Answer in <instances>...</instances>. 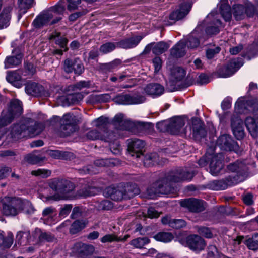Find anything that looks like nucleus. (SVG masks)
Wrapping results in <instances>:
<instances>
[{
  "instance_id": "f257e3e1",
  "label": "nucleus",
  "mask_w": 258,
  "mask_h": 258,
  "mask_svg": "<svg viewBox=\"0 0 258 258\" xmlns=\"http://www.w3.org/2000/svg\"><path fill=\"white\" fill-rule=\"evenodd\" d=\"M78 120L73 114L68 113L64 114L62 118L54 116L49 120L50 125L55 126L58 123V131L61 137H65L71 135L75 132Z\"/></svg>"
},
{
  "instance_id": "f03ea898",
  "label": "nucleus",
  "mask_w": 258,
  "mask_h": 258,
  "mask_svg": "<svg viewBox=\"0 0 258 258\" xmlns=\"http://www.w3.org/2000/svg\"><path fill=\"white\" fill-rule=\"evenodd\" d=\"M169 174L165 177L161 178L151 184L146 190L149 198L152 199L157 194H169L173 190L171 179Z\"/></svg>"
},
{
  "instance_id": "7ed1b4c3",
  "label": "nucleus",
  "mask_w": 258,
  "mask_h": 258,
  "mask_svg": "<svg viewBox=\"0 0 258 258\" xmlns=\"http://www.w3.org/2000/svg\"><path fill=\"white\" fill-rule=\"evenodd\" d=\"M21 198L5 197L1 200L2 214L7 217H15L20 213Z\"/></svg>"
},
{
  "instance_id": "20e7f679",
  "label": "nucleus",
  "mask_w": 258,
  "mask_h": 258,
  "mask_svg": "<svg viewBox=\"0 0 258 258\" xmlns=\"http://www.w3.org/2000/svg\"><path fill=\"white\" fill-rule=\"evenodd\" d=\"M23 112L22 102L17 99H12L7 112H3L0 118V123L2 125H7L11 123L15 117L20 116Z\"/></svg>"
},
{
  "instance_id": "39448f33",
  "label": "nucleus",
  "mask_w": 258,
  "mask_h": 258,
  "mask_svg": "<svg viewBox=\"0 0 258 258\" xmlns=\"http://www.w3.org/2000/svg\"><path fill=\"white\" fill-rule=\"evenodd\" d=\"M207 154L209 155L210 172L212 175H217L223 168L222 157L220 152L216 151V146L214 143L211 145H207Z\"/></svg>"
},
{
  "instance_id": "423d86ee",
  "label": "nucleus",
  "mask_w": 258,
  "mask_h": 258,
  "mask_svg": "<svg viewBox=\"0 0 258 258\" xmlns=\"http://www.w3.org/2000/svg\"><path fill=\"white\" fill-rule=\"evenodd\" d=\"M212 143H214L215 145L216 150L217 149V146H218L221 150L233 151L236 153H237L240 149L237 142L228 134H223L220 136L215 143L212 142L208 145H211Z\"/></svg>"
},
{
  "instance_id": "0eeeda50",
  "label": "nucleus",
  "mask_w": 258,
  "mask_h": 258,
  "mask_svg": "<svg viewBox=\"0 0 258 258\" xmlns=\"http://www.w3.org/2000/svg\"><path fill=\"white\" fill-rule=\"evenodd\" d=\"M227 169L229 171L236 173L235 175L230 176L238 183L243 181L248 177V167L242 162L236 161L230 163L227 166Z\"/></svg>"
},
{
  "instance_id": "6e6552de",
  "label": "nucleus",
  "mask_w": 258,
  "mask_h": 258,
  "mask_svg": "<svg viewBox=\"0 0 258 258\" xmlns=\"http://www.w3.org/2000/svg\"><path fill=\"white\" fill-rule=\"evenodd\" d=\"M61 69L67 74L74 72L77 75H81L84 70V65L78 58L74 59L66 58L61 63Z\"/></svg>"
},
{
  "instance_id": "1a4fd4ad",
  "label": "nucleus",
  "mask_w": 258,
  "mask_h": 258,
  "mask_svg": "<svg viewBox=\"0 0 258 258\" xmlns=\"http://www.w3.org/2000/svg\"><path fill=\"white\" fill-rule=\"evenodd\" d=\"M242 65L241 59H233L227 64L220 67L217 74L220 77L226 78L232 75Z\"/></svg>"
},
{
  "instance_id": "9d476101",
  "label": "nucleus",
  "mask_w": 258,
  "mask_h": 258,
  "mask_svg": "<svg viewBox=\"0 0 258 258\" xmlns=\"http://www.w3.org/2000/svg\"><path fill=\"white\" fill-rule=\"evenodd\" d=\"M205 204L204 201L195 198H188L180 202L181 207L186 208L189 212L198 213L205 210Z\"/></svg>"
},
{
  "instance_id": "9b49d317",
  "label": "nucleus",
  "mask_w": 258,
  "mask_h": 258,
  "mask_svg": "<svg viewBox=\"0 0 258 258\" xmlns=\"http://www.w3.org/2000/svg\"><path fill=\"white\" fill-rule=\"evenodd\" d=\"M73 252L79 258H89L95 252V247L90 244L76 242L73 246Z\"/></svg>"
},
{
  "instance_id": "f8f14e48",
  "label": "nucleus",
  "mask_w": 258,
  "mask_h": 258,
  "mask_svg": "<svg viewBox=\"0 0 258 258\" xmlns=\"http://www.w3.org/2000/svg\"><path fill=\"white\" fill-rule=\"evenodd\" d=\"M145 100V97L143 95L132 96L127 94L117 95L112 99L115 103L123 105L141 104L143 103Z\"/></svg>"
},
{
  "instance_id": "ddd939ff",
  "label": "nucleus",
  "mask_w": 258,
  "mask_h": 258,
  "mask_svg": "<svg viewBox=\"0 0 258 258\" xmlns=\"http://www.w3.org/2000/svg\"><path fill=\"white\" fill-rule=\"evenodd\" d=\"M25 92L34 97H48L49 93L44 87L37 83L30 81L25 84Z\"/></svg>"
},
{
  "instance_id": "4468645a",
  "label": "nucleus",
  "mask_w": 258,
  "mask_h": 258,
  "mask_svg": "<svg viewBox=\"0 0 258 258\" xmlns=\"http://www.w3.org/2000/svg\"><path fill=\"white\" fill-rule=\"evenodd\" d=\"M186 245L190 250L196 252H199L204 249L206 243L200 235L191 234L186 238Z\"/></svg>"
},
{
  "instance_id": "2eb2a0df",
  "label": "nucleus",
  "mask_w": 258,
  "mask_h": 258,
  "mask_svg": "<svg viewBox=\"0 0 258 258\" xmlns=\"http://www.w3.org/2000/svg\"><path fill=\"white\" fill-rule=\"evenodd\" d=\"M192 6V2L190 1L184 2L181 3L179 8L173 11L169 15V18L173 21V23L176 21L184 18L189 12Z\"/></svg>"
},
{
  "instance_id": "dca6fc26",
  "label": "nucleus",
  "mask_w": 258,
  "mask_h": 258,
  "mask_svg": "<svg viewBox=\"0 0 258 258\" xmlns=\"http://www.w3.org/2000/svg\"><path fill=\"white\" fill-rule=\"evenodd\" d=\"M127 150L132 156H136L137 158L143 156V149L146 143L142 140L136 138L131 139L128 140Z\"/></svg>"
},
{
  "instance_id": "f3484780",
  "label": "nucleus",
  "mask_w": 258,
  "mask_h": 258,
  "mask_svg": "<svg viewBox=\"0 0 258 258\" xmlns=\"http://www.w3.org/2000/svg\"><path fill=\"white\" fill-rule=\"evenodd\" d=\"M27 124L26 118L12 125L10 131L11 138L17 140L28 136Z\"/></svg>"
},
{
  "instance_id": "a211bd4d",
  "label": "nucleus",
  "mask_w": 258,
  "mask_h": 258,
  "mask_svg": "<svg viewBox=\"0 0 258 258\" xmlns=\"http://www.w3.org/2000/svg\"><path fill=\"white\" fill-rule=\"evenodd\" d=\"M194 176V174L192 172L182 168H178L169 173L170 179L173 182L190 180Z\"/></svg>"
},
{
  "instance_id": "6ab92c4d",
  "label": "nucleus",
  "mask_w": 258,
  "mask_h": 258,
  "mask_svg": "<svg viewBox=\"0 0 258 258\" xmlns=\"http://www.w3.org/2000/svg\"><path fill=\"white\" fill-rule=\"evenodd\" d=\"M192 137L197 141L204 138L207 134L204 124L197 118L192 120Z\"/></svg>"
},
{
  "instance_id": "aec40b11",
  "label": "nucleus",
  "mask_w": 258,
  "mask_h": 258,
  "mask_svg": "<svg viewBox=\"0 0 258 258\" xmlns=\"http://www.w3.org/2000/svg\"><path fill=\"white\" fill-rule=\"evenodd\" d=\"M28 136H34L41 133L45 128L43 123L37 122L31 118H26Z\"/></svg>"
},
{
  "instance_id": "412c9836",
  "label": "nucleus",
  "mask_w": 258,
  "mask_h": 258,
  "mask_svg": "<svg viewBox=\"0 0 258 258\" xmlns=\"http://www.w3.org/2000/svg\"><path fill=\"white\" fill-rule=\"evenodd\" d=\"M143 38L140 35L126 38L116 42V45L117 47L125 49L133 48L139 44Z\"/></svg>"
},
{
  "instance_id": "4be33fe9",
  "label": "nucleus",
  "mask_w": 258,
  "mask_h": 258,
  "mask_svg": "<svg viewBox=\"0 0 258 258\" xmlns=\"http://www.w3.org/2000/svg\"><path fill=\"white\" fill-rule=\"evenodd\" d=\"M53 17L54 15L51 11H44L34 19L33 25L36 29L41 28L46 25Z\"/></svg>"
},
{
  "instance_id": "5701e85b",
  "label": "nucleus",
  "mask_w": 258,
  "mask_h": 258,
  "mask_svg": "<svg viewBox=\"0 0 258 258\" xmlns=\"http://www.w3.org/2000/svg\"><path fill=\"white\" fill-rule=\"evenodd\" d=\"M238 184L234 179L231 178V176H228L225 178L218 180L213 181L210 185L214 190H224L229 186H232Z\"/></svg>"
},
{
  "instance_id": "b1692460",
  "label": "nucleus",
  "mask_w": 258,
  "mask_h": 258,
  "mask_svg": "<svg viewBox=\"0 0 258 258\" xmlns=\"http://www.w3.org/2000/svg\"><path fill=\"white\" fill-rule=\"evenodd\" d=\"M12 56H7L5 60L6 68L16 66L21 63L23 55L19 48H16L12 51Z\"/></svg>"
},
{
  "instance_id": "393cba45",
  "label": "nucleus",
  "mask_w": 258,
  "mask_h": 258,
  "mask_svg": "<svg viewBox=\"0 0 258 258\" xmlns=\"http://www.w3.org/2000/svg\"><path fill=\"white\" fill-rule=\"evenodd\" d=\"M111 123L117 130H127L131 125V122L124 118V115L122 113L116 114L112 120Z\"/></svg>"
},
{
  "instance_id": "a878e982",
  "label": "nucleus",
  "mask_w": 258,
  "mask_h": 258,
  "mask_svg": "<svg viewBox=\"0 0 258 258\" xmlns=\"http://www.w3.org/2000/svg\"><path fill=\"white\" fill-rule=\"evenodd\" d=\"M103 195L107 198H110L114 201H121L124 199L121 186L117 188L109 186L106 187L103 191Z\"/></svg>"
},
{
  "instance_id": "bb28decb",
  "label": "nucleus",
  "mask_w": 258,
  "mask_h": 258,
  "mask_svg": "<svg viewBox=\"0 0 258 258\" xmlns=\"http://www.w3.org/2000/svg\"><path fill=\"white\" fill-rule=\"evenodd\" d=\"M185 125V120L181 117L173 118L168 124L167 132L172 134H177Z\"/></svg>"
},
{
  "instance_id": "cd10ccee",
  "label": "nucleus",
  "mask_w": 258,
  "mask_h": 258,
  "mask_svg": "<svg viewBox=\"0 0 258 258\" xmlns=\"http://www.w3.org/2000/svg\"><path fill=\"white\" fill-rule=\"evenodd\" d=\"M124 199H130L140 193V189L136 183H127L121 186Z\"/></svg>"
},
{
  "instance_id": "c85d7f7f",
  "label": "nucleus",
  "mask_w": 258,
  "mask_h": 258,
  "mask_svg": "<svg viewBox=\"0 0 258 258\" xmlns=\"http://www.w3.org/2000/svg\"><path fill=\"white\" fill-rule=\"evenodd\" d=\"M171 78L169 81L170 85H175V84L180 81L184 77L185 72L184 70L180 67L173 68L171 71Z\"/></svg>"
},
{
  "instance_id": "c756f323",
  "label": "nucleus",
  "mask_w": 258,
  "mask_h": 258,
  "mask_svg": "<svg viewBox=\"0 0 258 258\" xmlns=\"http://www.w3.org/2000/svg\"><path fill=\"white\" fill-rule=\"evenodd\" d=\"M231 127L233 133L237 140H241L244 138L245 133L242 121L240 120H232Z\"/></svg>"
},
{
  "instance_id": "7c9ffc66",
  "label": "nucleus",
  "mask_w": 258,
  "mask_h": 258,
  "mask_svg": "<svg viewBox=\"0 0 258 258\" xmlns=\"http://www.w3.org/2000/svg\"><path fill=\"white\" fill-rule=\"evenodd\" d=\"M13 9L12 6L5 7L0 14V29L7 27L10 24L11 18V12Z\"/></svg>"
},
{
  "instance_id": "2f4dec72",
  "label": "nucleus",
  "mask_w": 258,
  "mask_h": 258,
  "mask_svg": "<svg viewBox=\"0 0 258 258\" xmlns=\"http://www.w3.org/2000/svg\"><path fill=\"white\" fill-rule=\"evenodd\" d=\"M144 90L148 95L160 96L163 93L164 88L158 83H150L145 87Z\"/></svg>"
},
{
  "instance_id": "473e14b6",
  "label": "nucleus",
  "mask_w": 258,
  "mask_h": 258,
  "mask_svg": "<svg viewBox=\"0 0 258 258\" xmlns=\"http://www.w3.org/2000/svg\"><path fill=\"white\" fill-rule=\"evenodd\" d=\"M186 53V44L184 41H180L170 49V55L174 58L184 56Z\"/></svg>"
},
{
  "instance_id": "72a5a7b5",
  "label": "nucleus",
  "mask_w": 258,
  "mask_h": 258,
  "mask_svg": "<svg viewBox=\"0 0 258 258\" xmlns=\"http://www.w3.org/2000/svg\"><path fill=\"white\" fill-rule=\"evenodd\" d=\"M6 80L17 88H21L23 85L21 76L17 71L8 72Z\"/></svg>"
},
{
  "instance_id": "f704fd0d",
  "label": "nucleus",
  "mask_w": 258,
  "mask_h": 258,
  "mask_svg": "<svg viewBox=\"0 0 258 258\" xmlns=\"http://www.w3.org/2000/svg\"><path fill=\"white\" fill-rule=\"evenodd\" d=\"M245 126L249 134L253 138L258 137V125L255 119L252 117H247L245 120Z\"/></svg>"
},
{
  "instance_id": "c9c22d12",
  "label": "nucleus",
  "mask_w": 258,
  "mask_h": 258,
  "mask_svg": "<svg viewBox=\"0 0 258 258\" xmlns=\"http://www.w3.org/2000/svg\"><path fill=\"white\" fill-rule=\"evenodd\" d=\"M64 91L67 94L66 96V100L69 104H76L82 100L84 97V95L80 92H77V91H67V87H66Z\"/></svg>"
},
{
  "instance_id": "e433bc0d",
  "label": "nucleus",
  "mask_w": 258,
  "mask_h": 258,
  "mask_svg": "<svg viewBox=\"0 0 258 258\" xmlns=\"http://www.w3.org/2000/svg\"><path fill=\"white\" fill-rule=\"evenodd\" d=\"M143 163L145 166L149 167L159 164V156L157 153H150L143 154Z\"/></svg>"
},
{
  "instance_id": "4c0bfd02",
  "label": "nucleus",
  "mask_w": 258,
  "mask_h": 258,
  "mask_svg": "<svg viewBox=\"0 0 258 258\" xmlns=\"http://www.w3.org/2000/svg\"><path fill=\"white\" fill-rule=\"evenodd\" d=\"M24 160L29 164L35 165L43 163L46 160V157L41 155L29 153L24 156Z\"/></svg>"
},
{
  "instance_id": "58836bf2",
  "label": "nucleus",
  "mask_w": 258,
  "mask_h": 258,
  "mask_svg": "<svg viewBox=\"0 0 258 258\" xmlns=\"http://www.w3.org/2000/svg\"><path fill=\"white\" fill-rule=\"evenodd\" d=\"M153 238L156 241L168 243L171 242L174 238V236L171 232L160 231L154 235Z\"/></svg>"
},
{
  "instance_id": "ea45409f",
  "label": "nucleus",
  "mask_w": 258,
  "mask_h": 258,
  "mask_svg": "<svg viewBox=\"0 0 258 258\" xmlns=\"http://www.w3.org/2000/svg\"><path fill=\"white\" fill-rule=\"evenodd\" d=\"M13 243V236L10 232L6 237L4 236V232L0 230V247L9 248Z\"/></svg>"
},
{
  "instance_id": "a19ab883",
  "label": "nucleus",
  "mask_w": 258,
  "mask_h": 258,
  "mask_svg": "<svg viewBox=\"0 0 258 258\" xmlns=\"http://www.w3.org/2000/svg\"><path fill=\"white\" fill-rule=\"evenodd\" d=\"M37 230L40 233L38 236V241L40 243L52 242L57 240L55 236L50 232H43L40 229H38Z\"/></svg>"
},
{
  "instance_id": "79ce46f5",
  "label": "nucleus",
  "mask_w": 258,
  "mask_h": 258,
  "mask_svg": "<svg viewBox=\"0 0 258 258\" xmlns=\"http://www.w3.org/2000/svg\"><path fill=\"white\" fill-rule=\"evenodd\" d=\"M169 47L167 43L160 41L155 43L152 48V52L156 55H159L166 51Z\"/></svg>"
},
{
  "instance_id": "37998d69",
  "label": "nucleus",
  "mask_w": 258,
  "mask_h": 258,
  "mask_svg": "<svg viewBox=\"0 0 258 258\" xmlns=\"http://www.w3.org/2000/svg\"><path fill=\"white\" fill-rule=\"evenodd\" d=\"M220 12L226 21H229L231 18V9L229 4L226 2L221 4L220 6Z\"/></svg>"
},
{
  "instance_id": "c03bdc74",
  "label": "nucleus",
  "mask_w": 258,
  "mask_h": 258,
  "mask_svg": "<svg viewBox=\"0 0 258 258\" xmlns=\"http://www.w3.org/2000/svg\"><path fill=\"white\" fill-rule=\"evenodd\" d=\"M62 181V178H53L49 180L48 185L52 190L61 194Z\"/></svg>"
},
{
  "instance_id": "a18cd8bd",
  "label": "nucleus",
  "mask_w": 258,
  "mask_h": 258,
  "mask_svg": "<svg viewBox=\"0 0 258 258\" xmlns=\"http://www.w3.org/2000/svg\"><path fill=\"white\" fill-rule=\"evenodd\" d=\"M150 242V240L148 237H138L131 240L130 244L136 248L141 249Z\"/></svg>"
},
{
  "instance_id": "49530a36",
  "label": "nucleus",
  "mask_w": 258,
  "mask_h": 258,
  "mask_svg": "<svg viewBox=\"0 0 258 258\" xmlns=\"http://www.w3.org/2000/svg\"><path fill=\"white\" fill-rule=\"evenodd\" d=\"M75 188V184L72 181L62 179L61 195H66L73 191Z\"/></svg>"
},
{
  "instance_id": "de8ad7c7",
  "label": "nucleus",
  "mask_w": 258,
  "mask_h": 258,
  "mask_svg": "<svg viewBox=\"0 0 258 258\" xmlns=\"http://www.w3.org/2000/svg\"><path fill=\"white\" fill-rule=\"evenodd\" d=\"M66 0H60L59 3L53 7L50 8L48 11H51L53 14L63 15L66 10Z\"/></svg>"
},
{
  "instance_id": "09e8293b",
  "label": "nucleus",
  "mask_w": 258,
  "mask_h": 258,
  "mask_svg": "<svg viewBox=\"0 0 258 258\" xmlns=\"http://www.w3.org/2000/svg\"><path fill=\"white\" fill-rule=\"evenodd\" d=\"M245 7L240 4L233 6V13L236 20H241L244 18L245 15Z\"/></svg>"
},
{
  "instance_id": "8fccbe9b",
  "label": "nucleus",
  "mask_w": 258,
  "mask_h": 258,
  "mask_svg": "<svg viewBox=\"0 0 258 258\" xmlns=\"http://www.w3.org/2000/svg\"><path fill=\"white\" fill-rule=\"evenodd\" d=\"M85 226L86 223L82 220H75L71 225L70 232L72 234H75L81 231Z\"/></svg>"
},
{
  "instance_id": "3c124183",
  "label": "nucleus",
  "mask_w": 258,
  "mask_h": 258,
  "mask_svg": "<svg viewBox=\"0 0 258 258\" xmlns=\"http://www.w3.org/2000/svg\"><path fill=\"white\" fill-rule=\"evenodd\" d=\"M20 213L24 212L27 214L33 213L35 210L32 204L29 201L21 198Z\"/></svg>"
},
{
  "instance_id": "603ef678",
  "label": "nucleus",
  "mask_w": 258,
  "mask_h": 258,
  "mask_svg": "<svg viewBox=\"0 0 258 258\" xmlns=\"http://www.w3.org/2000/svg\"><path fill=\"white\" fill-rule=\"evenodd\" d=\"M18 7L22 13H25L28 9L35 4L34 0H18Z\"/></svg>"
},
{
  "instance_id": "864d4df0",
  "label": "nucleus",
  "mask_w": 258,
  "mask_h": 258,
  "mask_svg": "<svg viewBox=\"0 0 258 258\" xmlns=\"http://www.w3.org/2000/svg\"><path fill=\"white\" fill-rule=\"evenodd\" d=\"M94 189V187L90 186H85L77 191L76 197L78 198L93 196L95 195Z\"/></svg>"
},
{
  "instance_id": "5fc2aeb1",
  "label": "nucleus",
  "mask_w": 258,
  "mask_h": 258,
  "mask_svg": "<svg viewBox=\"0 0 258 258\" xmlns=\"http://www.w3.org/2000/svg\"><path fill=\"white\" fill-rule=\"evenodd\" d=\"M103 133L102 134L101 140L105 142L111 143L116 140L118 137V135L113 131L108 130L103 131Z\"/></svg>"
},
{
  "instance_id": "6e6d98bb",
  "label": "nucleus",
  "mask_w": 258,
  "mask_h": 258,
  "mask_svg": "<svg viewBox=\"0 0 258 258\" xmlns=\"http://www.w3.org/2000/svg\"><path fill=\"white\" fill-rule=\"evenodd\" d=\"M94 121L96 123L95 126L102 131H105L109 124V118L103 116L95 119Z\"/></svg>"
},
{
  "instance_id": "4d7b16f0",
  "label": "nucleus",
  "mask_w": 258,
  "mask_h": 258,
  "mask_svg": "<svg viewBox=\"0 0 258 258\" xmlns=\"http://www.w3.org/2000/svg\"><path fill=\"white\" fill-rule=\"evenodd\" d=\"M197 230L200 236L206 238L210 239L214 237L211 229L205 226H197Z\"/></svg>"
},
{
  "instance_id": "13d9d810",
  "label": "nucleus",
  "mask_w": 258,
  "mask_h": 258,
  "mask_svg": "<svg viewBox=\"0 0 258 258\" xmlns=\"http://www.w3.org/2000/svg\"><path fill=\"white\" fill-rule=\"evenodd\" d=\"M116 47V43L108 42L101 45L99 51L103 54H107L115 50Z\"/></svg>"
},
{
  "instance_id": "bf43d9fd",
  "label": "nucleus",
  "mask_w": 258,
  "mask_h": 258,
  "mask_svg": "<svg viewBox=\"0 0 258 258\" xmlns=\"http://www.w3.org/2000/svg\"><path fill=\"white\" fill-rule=\"evenodd\" d=\"M90 86V82L85 81H81L76 84L71 85L67 87V91H78L80 90L82 88L87 87Z\"/></svg>"
},
{
  "instance_id": "052dcab7",
  "label": "nucleus",
  "mask_w": 258,
  "mask_h": 258,
  "mask_svg": "<svg viewBox=\"0 0 258 258\" xmlns=\"http://www.w3.org/2000/svg\"><path fill=\"white\" fill-rule=\"evenodd\" d=\"M188 48L194 49L198 47L200 44L199 40L192 35L188 37L186 41H184Z\"/></svg>"
},
{
  "instance_id": "680f3d73",
  "label": "nucleus",
  "mask_w": 258,
  "mask_h": 258,
  "mask_svg": "<svg viewBox=\"0 0 258 258\" xmlns=\"http://www.w3.org/2000/svg\"><path fill=\"white\" fill-rule=\"evenodd\" d=\"M51 171L45 169H38L36 170H33L31 174L36 176H40L42 178H46L50 176Z\"/></svg>"
},
{
  "instance_id": "e2e57ef3",
  "label": "nucleus",
  "mask_w": 258,
  "mask_h": 258,
  "mask_svg": "<svg viewBox=\"0 0 258 258\" xmlns=\"http://www.w3.org/2000/svg\"><path fill=\"white\" fill-rule=\"evenodd\" d=\"M87 139L91 140H101L102 138V133L97 129L91 130L86 134Z\"/></svg>"
},
{
  "instance_id": "0e129e2a",
  "label": "nucleus",
  "mask_w": 258,
  "mask_h": 258,
  "mask_svg": "<svg viewBox=\"0 0 258 258\" xmlns=\"http://www.w3.org/2000/svg\"><path fill=\"white\" fill-rule=\"evenodd\" d=\"M243 242L250 250L255 251L258 249V243L254 240L253 235L251 237L245 240Z\"/></svg>"
},
{
  "instance_id": "69168bd1",
  "label": "nucleus",
  "mask_w": 258,
  "mask_h": 258,
  "mask_svg": "<svg viewBox=\"0 0 258 258\" xmlns=\"http://www.w3.org/2000/svg\"><path fill=\"white\" fill-rule=\"evenodd\" d=\"M186 222L183 219H172L170 223V226L175 229H180L185 227Z\"/></svg>"
},
{
  "instance_id": "338daca9",
  "label": "nucleus",
  "mask_w": 258,
  "mask_h": 258,
  "mask_svg": "<svg viewBox=\"0 0 258 258\" xmlns=\"http://www.w3.org/2000/svg\"><path fill=\"white\" fill-rule=\"evenodd\" d=\"M109 149L112 153L115 155L120 154V145L117 140L109 143Z\"/></svg>"
},
{
  "instance_id": "774afa93",
  "label": "nucleus",
  "mask_w": 258,
  "mask_h": 258,
  "mask_svg": "<svg viewBox=\"0 0 258 258\" xmlns=\"http://www.w3.org/2000/svg\"><path fill=\"white\" fill-rule=\"evenodd\" d=\"M112 207V203L109 200H105L98 203V209L99 210H109Z\"/></svg>"
}]
</instances>
